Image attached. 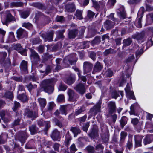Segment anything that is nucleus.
Returning a JSON list of instances; mask_svg holds the SVG:
<instances>
[{
	"label": "nucleus",
	"instance_id": "f257e3e1",
	"mask_svg": "<svg viewBox=\"0 0 153 153\" xmlns=\"http://www.w3.org/2000/svg\"><path fill=\"white\" fill-rule=\"evenodd\" d=\"M56 81L55 79H45L42 82L41 86L45 92L51 94L53 91V85Z\"/></svg>",
	"mask_w": 153,
	"mask_h": 153
},
{
	"label": "nucleus",
	"instance_id": "f03ea898",
	"mask_svg": "<svg viewBox=\"0 0 153 153\" xmlns=\"http://www.w3.org/2000/svg\"><path fill=\"white\" fill-rule=\"evenodd\" d=\"M27 137V134L26 132L21 131L16 135V139L19 141L21 143L22 145H23L25 142Z\"/></svg>",
	"mask_w": 153,
	"mask_h": 153
},
{
	"label": "nucleus",
	"instance_id": "7ed1b4c3",
	"mask_svg": "<svg viewBox=\"0 0 153 153\" xmlns=\"http://www.w3.org/2000/svg\"><path fill=\"white\" fill-rule=\"evenodd\" d=\"M30 51L31 52L30 58L32 64L36 65L38 64V62L40 60V57L37 53L34 50L31 49Z\"/></svg>",
	"mask_w": 153,
	"mask_h": 153
},
{
	"label": "nucleus",
	"instance_id": "20e7f679",
	"mask_svg": "<svg viewBox=\"0 0 153 153\" xmlns=\"http://www.w3.org/2000/svg\"><path fill=\"white\" fill-rule=\"evenodd\" d=\"M24 115L26 117L31 119L32 120L35 119L38 117L37 113L29 109H26L25 111Z\"/></svg>",
	"mask_w": 153,
	"mask_h": 153
},
{
	"label": "nucleus",
	"instance_id": "39448f33",
	"mask_svg": "<svg viewBox=\"0 0 153 153\" xmlns=\"http://www.w3.org/2000/svg\"><path fill=\"white\" fill-rule=\"evenodd\" d=\"M6 19H4L2 20V22L4 25H7L8 23L12 21H15L14 17L12 16L9 11L6 12Z\"/></svg>",
	"mask_w": 153,
	"mask_h": 153
},
{
	"label": "nucleus",
	"instance_id": "423d86ee",
	"mask_svg": "<svg viewBox=\"0 0 153 153\" xmlns=\"http://www.w3.org/2000/svg\"><path fill=\"white\" fill-rule=\"evenodd\" d=\"M54 34V31H51L46 33H42L41 35L45 42L48 41H50L53 40Z\"/></svg>",
	"mask_w": 153,
	"mask_h": 153
},
{
	"label": "nucleus",
	"instance_id": "0eeeda50",
	"mask_svg": "<svg viewBox=\"0 0 153 153\" xmlns=\"http://www.w3.org/2000/svg\"><path fill=\"white\" fill-rule=\"evenodd\" d=\"M143 7H141L139 10L137 14L138 18L136 20V23L138 28H141L142 27L141 21V19L143 16V14L144 13V10Z\"/></svg>",
	"mask_w": 153,
	"mask_h": 153
},
{
	"label": "nucleus",
	"instance_id": "6e6552de",
	"mask_svg": "<svg viewBox=\"0 0 153 153\" xmlns=\"http://www.w3.org/2000/svg\"><path fill=\"white\" fill-rule=\"evenodd\" d=\"M74 89L80 94L82 95L85 92L86 88L84 85L82 83H79L74 88Z\"/></svg>",
	"mask_w": 153,
	"mask_h": 153
},
{
	"label": "nucleus",
	"instance_id": "1a4fd4ad",
	"mask_svg": "<svg viewBox=\"0 0 153 153\" xmlns=\"http://www.w3.org/2000/svg\"><path fill=\"white\" fill-rule=\"evenodd\" d=\"M22 117L21 113L19 112H17L15 117V119L12 124L11 126L12 127H13L15 126L19 125Z\"/></svg>",
	"mask_w": 153,
	"mask_h": 153
},
{
	"label": "nucleus",
	"instance_id": "9d476101",
	"mask_svg": "<svg viewBox=\"0 0 153 153\" xmlns=\"http://www.w3.org/2000/svg\"><path fill=\"white\" fill-rule=\"evenodd\" d=\"M108 113L110 114H112L116 112V106L115 102L110 101L107 104Z\"/></svg>",
	"mask_w": 153,
	"mask_h": 153
},
{
	"label": "nucleus",
	"instance_id": "9b49d317",
	"mask_svg": "<svg viewBox=\"0 0 153 153\" xmlns=\"http://www.w3.org/2000/svg\"><path fill=\"white\" fill-rule=\"evenodd\" d=\"M126 93V97L127 98L132 99H135V97L133 91H131L129 84H127L126 88L125 89Z\"/></svg>",
	"mask_w": 153,
	"mask_h": 153
},
{
	"label": "nucleus",
	"instance_id": "f8f14e48",
	"mask_svg": "<svg viewBox=\"0 0 153 153\" xmlns=\"http://www.w3.org/2000/svg\"><path fill=\"white\" fill-rule=\"evenodd\" d=\"M93 67L92 64L88 62H85L83 63V71L84 74L90 72Z\"/></svg>",
	"mask_w": 153,
	"mask_h": 153
},
{
	"label": "nucleus",
	"instance_id": "ddd939ff",
	"mask_svg": "<svg viewBox=\"0 0 153 153\" xmlns=\"http://www.w3.org/2000/svg\"><path fill=\"white\" fill-rule=\"evenodd\" d=\"M67 94L69 97V100L71 102L76 100L77 94L74 91L70 89H68Z\"/></svg>",
	"mask_w": 153,
	"mask_h": 153
},
{
	"label": "nucleus",
	"instance_id": "4468645a",
	"mask_svg": "<svg viewBox=\"0 0 153 153\" xmlns=\"http://www.w3.org/2000/svg\"><path fill=\"white\" fill-rule=\"evenodd\" d=\"M73 56L74 57V55L72 57H73ZM71 57H72V56H68L64 58L63 60V63L65 65L64 67H68L70 64L72 65L75 64V61L74 60L73 61L72 60L70 59Z\"/></svg>",
	"mask_w": 153,
	"mask_h": 153
},
{
	"label": "nucleus",
	"instance_id": "2eb2a0df",
	"mask_svg": "<svg viewBox=\"0 0 153 153\" xmlns=\"http://www.w3.org/2000/svg\"><path fill=\"white\" fill-rule=\"evenodd\" d=\"M17 37L19 39L23 38L27 36V33L26 31L22 28L18 29L16 31Z\"/></svg>",
	"mask_w": 153,
	"mask_h": 153
},
{
	"label": "nucleus",
	"instance_id": "dca6fc26",
	"mask_svg": "<svg viewBox=\"0 0 153 153\" xmlns=\"http://www.w3.org/2000/svg\"><path fill=\"white\" fill-rule=\"evenodd\" d=\"M51 137L54 141H59L60 140V132L56 129L53 131Z\"/></svg>",
	"mask_w": 153,
	"mask_h": 153
},
{
	"label": "nucleus",
	"instance_id": "f3484780",
	"mask_svg": "<svg viewBox=\"0 0 153 153\" xmlns=\"http://www.w3.org/2000/svg\"><path fill=\"white\" fill-rule=\"evenodd\" d=\"M13 48L15 50L18 51L21 54L26 55V50L23 49L20 44H17L13 46Z\"/></svg>",
	"mask_w": 153,
	"mask_h": 153
},
{
	"label": "nucleus",
	"instance_id": "a211bd4d",
	"mask_svg": "<svg viewBox=\"0 0 153 153\" xmlns=\"http://www.w3.org/2000/svg\"><path fill=\"white\" fill-rule=\"evenodd\" d=\"M101 103H98L90 109V112L91 113H93L95 115L98 112L100 111L101 107Z\"/></svg>",
	"mask_w": 153,
	"mask_h": 153
},
{
	"label": "nucleus",
	"instance_id": "6ab92c4d",
	"mask_svg": "<svg viewBox=\"0 0 153 153\" xmlns=\"http://www.w3.org/2000/svg\"><path fill=\"white\" fill-rule=\"evenodd\" d=\"M143 137L142 136L138 135H135V146L136 147L141 146H142L141 143Z\"/></svg>",
	"mask_w": 153,
	"mask_h": 153
},
{
	"label": "nucleus",
	"instance_id": "aec40b11",
	"mask_svg": "<svg viewBox=\"0 0 153 153\" xmlns=\"http://www.w3.org/2000/svg\"><path fill=\"white\" fill-rule=\"evenodd\" d=\"M117 13L118 16L121 19H124L126 17V14L123 7H120L117 10Z\"/></svg>",
	"mask_w": 153,
	"mask_h": 153
},
{
	"label": "nucleus",
	"instance_id": "412c9836",
	"mask_svg": "<svg viewBox=\"0 0 153 153\" xmlns=\"http://www.w3.org/2000/svg\"><path fill=\"white\" fill-rule=\"evenodd\" d=\"M89 136L91 138H95L99 136L98 130L94 128H92L90 132L88 134Z\"/></svg>",
	"mask_w": 153,
	"mask_h": 153
},
{
	"label": "nucleus",
	"instance_id": "4be33fe9",
	"mask_svg": "<svg viewBox=\"0 0 153 153\" xmlns=\"http://www.w3.org/2000/svg\"><path fill=\"white\" fill-rule=\"evenodd\" d=\"M103 66L99 62H97L92 72L93 74L100 71L102 69Z\"/></svg>",
	"mask_w": 153,
	"mask_h": 153
},
{
	"label": "nucleus",
	"instance_id": "5701e85b",
	"mask_svg": "<svg viewBox=\"0 0 153 153\" xmlns=\"http://www.w3.org/2000/svg\"><path fill=\"white\" fill-rule=\"evenodd\" d=\"M29 130L31 135H33L37 133L39 130L36 124H33L29 126Z\"/></svg>",
	"mask_w": 153,
	"mask_h": 153
},
{
	"label": "nucleus",
	"instance_id": "b1692460",
	"mask_svg": "<svg viewBox=\"0 0 153 153\" xmlns=\"http://www.w3.org/2000/svg\"><path fill=\"white\" fill-rule=\"evenodd\" d=\"M70 105H65L60 106L59 108V111L62 114H64L66 116L67 114L68 109L70 107Z\"/></svg>",
	"mask_w": 153,
	"mask_h": 153
},
{
	"label": "nucleus",
	"instance_id": "393cba45",
	"mask_svg": "<svg viewBox=\"0 0 153 153\" xmlns=\"http://www.w3.org/2000/svg\"><path fill=\"white\" fill-rule=\"evenodd\" d=\"M115 23L109 20H106L104 23V26L107 30L111 29L114 26Z\"/></svg>",
	"mask_w": 153,
	"mask_h": 153
},
{
	"label": "nucleus",
	"instance_id": "a878e982",
	"mask_svg": "<svg viewBox=\"0 0 153 153\" xmlns=\"http://www.w3.org/2000/svg\"><path fill=\"white\" fill-rule=\"evenodd\" d=\"M153 141V134L147 135L143 140V143L146 145Z\"/></svg>",
	"mask_w": 153,
	"mask_h": 153
},
{
	"label": "nucleus",
	"instance_id": "bb28decb",
	"mask_svg": "<svg viewBox=\"0 0 153 153\" xmlns=\"http://www.w3.org/2000/svg\"><path fill=\"white\" fill-rule=\"evenodd\" d=\"M20 67L21 71H26L27 70V62L22 61L21 63Z\"/></svg>",
	"mask_w": 153,
	"mask_h": 153
},
{
	"label": "nucleus",
	"instance_id": "cd10ccee",
	"mask_svg": "<svg viewBox=\"0 0 153 153\" xmlns=\"http://www.w3.org/2000/svg\"><path fill=\"white\" fill-rule=\"evenodd\" d=\"M78 33V31L76 29L71 30L69 31L68 33V36L69 38L74 39Z\"/></svg>",
	"mask_w": 153,
	"mask_h": 153
},
{
	"label": "nucleus",
	"instance_id": "c85d7f7f",
	"mask_svg": "<svg viewBox=\"0 0 153 153\" xmlns=\"http://www.w3.org/2000/svg\"><path fill=\"white\" fill-rule=\"evenodd\" d=\"M71 137L69 135V132H68L65 135V140L64 142L65 145L68 146L71 140Z\"/></svg>",
	"mask_w": 153,
	"mask_h": 153
},
{
	"label": "nucleus",
	"instance_id": "c756f323",
	"mask_svg": "<svg viewBox=\"0 0 153 153\" xmlns=\"http://www.w3.org/2000/svg\"><path fill=\"white\" fill-rule=\"evenodd\" d=\"M70 130L74 134V137H76L78 134H80L81 132L80 129L76 127H71Z\"/></svg>",
	"mask_w": 153,
	"mask_h": 153
},
{
	"label": "nucleus",
	"instance_id": "7c9ffc66",
	"mask_svg": "<svg viewBox=\"0 0 153 153\" xmlns=\"http://www.w3.org/2000/svg\"><path fill=\"white\" fill-rule=\"evenodd\" d=\"M145 33L144 32H141L137 33L133 36V38L138 40H142L144 37Z\"/></svg>",
	"mask_w": 153,
	"mask_h": 153
},
{
	"label": "nucleus",
	"instance_id": "2f4dec72",
	"mask_svg": "<svg viewBox=\"0 0 153 153\" xmlns=\"http://www.w3.org/2000/svg\"><path fill=\"white\" fill-rule=\"evenodd\" d=\"M62 60V59L60 58H58L56 59V67L55 69V71H58L62 69V68L61 65V62Z\"/></svg>",
	"mask_w": 153,
	"mask_h": 153
},
{
	"label": "nucleus",
	"instance_id": "473e14b6",
	"mask_svg": "<svg viewBox=\"0 0 153 153\" xmlns=\"http://www.w3.org/2000/svg\"><path fill=\"white\" fill-rule=\"evenodd\" d=\"M127 119L126 117L123 116L121 117L120 122V126L122 128H123L124 126L127 124Z\"/></svg>",
	"mask_w": 153,
	"mask_h": 153
},
{
	"label": "nucleus",
	"instance_id": "72a5a7b5",
	"mask_svg": "<svg viewBox=\"0 0 153 153\" xmlns=\"http://www.w3.org/2000/svg\"><path fill=\"white\" fill-rule=\"evenodd\" d=\"M75 77L70 75V76L66 79L65 82L69 85L73 84L75 82Z\"/></svg>",
	"mask_w": 153,
	"mask_h": 153
},
{
	"label": "nucleus",
	"instance_id": "f704fd0d",
	"mask_svg": "<svg viewBox=\"0 0 153 153\" xmlns=\"http://www.w3.org/2000/svg\"><path fill=\"white\" fill-rule=\"evenodd\" d=\"M120 94L123 97V91H114L112 93V97L116 99L119 96V94Z\"/></svg>",
	"mask_w": 153,
	"mask_h": 153
},
{
	"label": "nucleus",
	"instance_id": "c9c22d12",
	"mask_svg": "<svg viewBox=\"0 0 153 153\" xmlns=\"http://www.w3.org/2000/svg\"><path fill=\"white\" fill-rule=\"evenodd\" d=\"M66 8L68 12H73L75 10V6L73 3L67 4L66 6Z\"/></svg>",
	"mask_w": 153,
	"mask_h": 153
},
{
	"label": "nucleus",
	"instance_id": "e433bc0d",
	"mask_svg": "<svg viewBox=\"0 0 153 153\" xmlns=\"http://www.w3.org/2000/svg\"><path fill=\"white\" fill-rule=\"evenodd\" d=\"M127 135L126 132L124 131H122L120 133V144H122L125 141V138Z\"/></svg>",
	"mask_w": 153,
	"mask_h": 153
},
{
	"label": "nucleus",
	"instance_id": "4c0bfd02",
	"mask_svg": "<svg viewBox=\"0 0 153 153\" xmlns=\"http://www.w3.org/2000/svg\"><path fill=\"white\" fill-rule=\"evenodd\" d=\"M17 98L23 102H25L27 100V96L24 93L18 94Z\"/></svg>",
	"mask_w": 153,
	"mask_h": 153
},
{
	"label": "nucleus",
	"instance_id": "58836bf2",
	"mask_svg": "<svg viewBox=\"0 0 153 153\" xmlns=\"http://www.w3.org/2000/svg\"><path fill=\"white\" fill-rule=\"evenodd\" d=\"M38 100L41 108H44L46 104V99L43 98H39L38 99Z\"/></svg>",
	"mask_w": 153,
	"mask_h": 153
},
{
	"label": "nucleus",
	"instance_id": "ea45409f",
	"mask_svg": "<svg viewBox=\"0 0 153 153\" xmlns=\"http://www.w3.org/2000/svg\"><path fill=\"white\" fill-rule=\"evenodd\" d=\"M52 70L51 66L49 65H46L45 67V71L40 70V71L41 73H45L46 75H48L49 73L51 72Z\"/></svg>",
	"mask_w": 153,
	"mask_h": 153
},
{
	"label": "nucleus",
	"instance_id": "a19ab883",
	"mask_svg": "<svg viewBox=\"0 0 153 153\" xmlns=\"http://www.w3.org/2000/svg\"><path fill=\"white\" fill-rule=\"evenodd\" d=\"M132 40L130 38L125 39L123 40V46L126 47V46H129L132 43Z\"/></svg>",
	"mask_w": 153,
	"mask_h": 153
},
{
	"label": "nucleus",
	"instance_id": "79ce46f5",
	"mask_svg": "<svg viewBox=\"0 0 153 153\" xmlns=\"http://www.w3.org/2000/svg\"><path fill=\"white\" fill-rule=\"evenodd\" d=\"M116 52V51H114V49L110 48L109 49L105 50L104 52V54L105 55L107 56L110 54L115 53Z\"/></svg>",
	"mask_w": 153,
	"mask_h": 153
},
{
	"label": "nucleus",
	"instance_id": "37998d69",
	"mask_svg": "<svg viewBox=\"0 0 153 153\" xmlns=\"http://www.w3.org/2000/svg\"><path fill=\"white\" fill-rule=\"evenodd\" d=\"M126 146L129 149H130L133 146L132 140V138H130L128 139L126 144Z\"/></svg>",
	"mask_w": 153,
	"mask_h": 153
},
{
	"label": "nucleus",
	"instance_id": "c03bdc74",
	"mask_svg": "<svg viewBox=\"0 0 153 153\" xmlns=\"http://www.w3.org/2000/svg\"><path fill=\"white\" fill-rule=\"evenodd\" d=\"M82 11L77 10H76L75 15L77 17L78 19H82Z\"/></svg>",
	"mask_w": 153,
	"mask_h": 153
},
{
	"label": "nucleus",
	"instance_id": "a18cd8bd",
	"mask_svg": "<svg viewBox=\"0 0 153 153\" xmlns=\"http://www.w3.org/2000/svg\"><path fill=\"white\" fill-rule=\"evenodd\" d=\"M7 54L6 52H0V62H3Z\"/></svg>",
	"mask_w": 153,
	"mask_h": 153
},
{
	"label": "nucleus",
	"instance_id": "49530a36",
	"mask_svg": "<svg viewBox=\"0 0 153 153\" xmlns=\"http://www.w3.org/2000/svg\"><path fill=\"white\" fill-rule=\"evenodd\" d=\"M85 149L88 153H94V147L92 146H88Z\"/></svg>",
	"mask_w": 153,
	"mask_h": 153
},
{
	"label": "nucleus",
	"instance_id": "de8ad7c7",
	"mask_svg": "<svg viewBox=\"0 0 153 153\" xmlns=\"http://www.w3.org/2000/svg\"><path fill=\"white\" fill-rule=\"evenodd\" d=\"M6 31L0 28V34L1 35L0 36V42L1 43L4 42L3 38L5 34Z\"/></svg>",
	"mask_w": 153,
	"mask_h": 153
},
{
	"label": "nucleus",
	"instance_id": "09e8293b",
	"mask_svg": "<svg viewBox=\"0 0 153 153\" xmlns=\"http://www.w3.org/2000/svg\"><path fill=\"white\" fill-rule=\"evenodd\" d=\"M26 86L28 88L29 91L30 92L32 89L36 88L37 86L36 85H33L31 83H29L28 85H26Z\"/></svg>",
	"mask_w": 153,
	"mask_h": 153
},
{
	"label": "nucleus",
	"instance_id": "8fccbe9b",
	"mask_svg": "<svg viewBox=\"0 0 153 153\" xmlns=\"http://www.w3.org/2000/svg\"><path fill=\"white\" fill-rule=\"evenodd\" d=\"M23 5V3L21 2H13L10 4L12 6L21 7Z\"/></svg>",
	"mask_w": 153,
	"mask_h": 153
},
{
	"label": "nucleus",
	"instance_id": "3c124183",
	"mask_svg": "<svg viewBox=\"0 0 153 153\" xmlns=\"http://www.w3.org/2000/svg\"><path fill=\"white\" fill-rule=\"evenodd\" d=\"M89 125V122H87L84 123L82 127V129L83 131L87 132Z\"/></svg>",
	"mask_w": 153,
	"mask_h": 153
},
{
	"label": "nucleus",
	"instance_id": "603ef678",
	"mask_svg": "<svg viewBox=\"0 0 153 153\" xmlns=\"http://www.w3.org/2000/svg\"><path fill=\"white\" fill-rule=\"evenodd\" d=\"M4 96L5 97L11 100H12L13 97V94L11 92H8L6 93Z\"/></svg>",
	"mask_w": 153,
	"mask_h": 153
},
{
	"label": "nucleus",
	"instance_id": "864d4df0",
	"mask_svg": "<svg viewBox=\"0 0 153 153\" xmlns=\"http://www.w3.org/2000/svg\"><path fill=\"white\" fill-rule=\"evenodd\" d=\"M53 120L55 123L56 125L58 126L60 128L63 127V126L62 125V123L57 119L56 118H54L53 119Z\"/></svg>",
	"mask_w": 153,
	"mask_h": 153
},
{
	"label": "nucleus",
	"instance_id": "5fc2aeb1",
	"mask_svg": "<svg viewBox=\"0 0 153 153\" xmlns=\"http://www.w3.org/2000/svg\"><path fill=\"white\" fill-rule=\"evenodd\" d=\"M29 12L27 11L23 12L21 13V17L24 19L27 18L29 16Z\"/></svg>",
	"mask_w": 153,
	"mask_h": 153
},
{
	"label": "nucleus",
	"instance_id": "6e6d98bb",
	"mask_svg": "<svg viewBox=\"0 0 153 153\" xmlns=\"http://www.w3.org/2000/svg\"><path fill=\"white\" fill-rule=\"evenodd\" d=\"M70 151L71 153H75L77 150L74 144H72L70 147Z\"/></svg>",
	"mask_w": 153,
	"mask_h": 153
},
{
	"label": "nucleus",
	"instance_id": "4d7b16f0",
	"mask_svg": "<svg viewBox=\"0 0 153 153\" xmlns=\"http://www.w3.org/2000/svg\"><path fill=\"white\" fill-rule=\"evenodd\" d=\"M56 20L57 22H62L65 21V19L62 16H58L56 18Z\"/></svg>",
	"mask_w": 153,
	"mask_h": 153
},
{
	"label": "nucleus",
	"instance_id": "13d9d810",
	"mask_svg": "<svg viewBox=\"0 0 153 153\" xmlns=\"http://www.w3.org/2000/svg\"><path fill=\"white\" fill-rule=\"evenodd\" d=\"M65 97L64 95L63 94H60L58 96L57 100L58 102H61L63 101L64 100Z\"/></svg>",
	"mask_w": 153,
	"mask_h": 153
},
{
	"label": "nucleus",
	"instance_id": "bf43d9fd",
	"mask_svg": "<svg viewBox=\"0 0 153 153\" xmlns=\"http://www.w3.org/2000/svg\"><path fill=\"white\" fill-rule=\"evenodd\" d=\"M65 30H59L57 31V35L59 38H64L63 33L65 32Z\"/></svg>",
	"mask_w": 153,
	"mask_h": 153
},
{
	"label": "nucleus",
	"instance_id": "052dcab7",
	"mask_svg": "<svg viewBox=\"0 0 153 153\" xmlns=\"http://www.w3.org/2000/svg\"><path fill=\"white\" fill-rule=\"evenodd\" d=\"M67 86L64 84H61L58 87V89L59 91H65L67 88Z\"/></svg>",
	"mask_w": 153,
	"mask_h": 153
},
{
	"label": "nucleus",
	"instance_id": "680f3d73",
	"mask_svg": "<svg viewBox=\"0 0 153 153\" xmlns=\"http://www.w3.org/2000/svg\"><path fill=\"white\" fill-rule=\"evenodd\" d=\"M134 55H132L126 59L125 62L126 63L130 62L134 60Z\"/></svg>",
	"mask_w": 153,
	"mask_h": 153
},
{
	"label": "nucleus",
	"instance_id": "e2e57ef3",
	"mask_svg": "<svg viewBox=\"0 0 153 153\" xmlns=\"http://www.w3.org/2000/svg\"><path fill=\"white\" fill-rule=\"evenodd\" d=\"M95 15V13L89 10L88 11L87 16L89 18H93Z\"/></svg>",
	"mask_w": 153,
	"mask_h": 153
},
{
	"label": "nucleus",
	"instance_id": "0e129e2a",
	"mask_svg": "<svg viewBox=\"0 0 153 153\" xmlns=\"http://www.w3.org/2000/svg\"><path fill=\"white\" fill-rule=\"evenodd\" d=\"M14 107L13 108V111L15 112L16 111L17 109L19 107H20V103L16 102H14Z\"/></svg>",
	"mask_w": 153,
	"mask_h": 153
},
{
	"label": "nucleus",
	"instance_id": "69168bd1",
	"mask_svg": "<svg viewBox=\"0 0 153 153\" xmlns=\"http://www.w3.org/2000/svg\"><path fill=\"white\" fill-rule=\"evenodd\" d=\"M102 139L105 141H108L109 140V135L108 134H104L102 136Z\"/></svg>",
	"mask_w": 153,
	"mask_h": 153
},
{
	"label": "nucleus",
	"instance_id": "338daca9",
	"mask_svg": "<svg viewBox=\"0 0 153 153\" xmlns=\"http://www.w3.org/2000/svg\"><path fill=\"white\" fill-rule=\"evenodd\" d=\"M100 38L98 37H97L92 41V42L93 44H98L100 42Z\"/></svg>",
	"mask_w": 153,
	"mask_h": 153
},
{
	"label": "nucleus",
	"instance_id": "774afa93",
	"mask_svg": "<svg viewBox=\"0 0 153 153\" xmlns=\"http://www.w3.org/2000/svg\"><path fill=\"white\" fill-rule=\"evenodd\" d=\"M143 52V50L142 48L140 49L139 50L137 51L136 52V58H137L138 56L139 57Z\"/></svg>",
	"mask_w": 153,
	"mask_h": 153
}]
</instances>
